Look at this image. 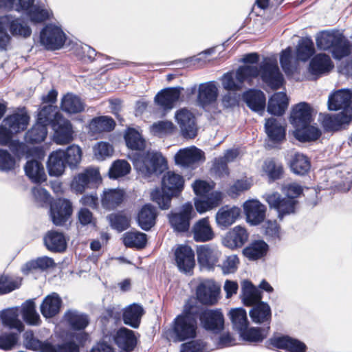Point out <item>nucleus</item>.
<instances>
[{"mask_svg":"<svg viewBox=\"0 0 352 352\" xmlns=\"http://www.w3.org/2000/svg\"><path fill=\"white\" fill-rule=\"evenodd\" d=\"M196 314L193 302L188 300L182 313L173 320L171 328L166 333L167 338L173 342L195 339L198 328Z\"/></svg>","mask_w":352,"mask_h":352,"instance_id":"nucleus-1","label":"nucleus"},{"mask_svg":"<svg viewBox=\"0 0 352 352\" xmlns=\"http://www.w3.org/2000/svg\"><path fill=\"white\" fill-rule=\"evenodd\" d=\"M184 188V179L173 171L166 172L162 179V188H156L151 193V200L157 204L161 210L170 207L173 197H178Z\"/></svg>","mask_w":352,"mask_h":352,"instance_id":"nucleus-2","label":"nucleus"},{"mask_svg":"<svg viewBox=\"0 0 352 352\" xmlns=\"http://www.w3.org/2000/svg\"><path fill=\"white\" fill-rule=\"evenodd\" d=\"M137 157L133 166L145 177L160 175L167 168V161L160 151L148 150Z\"/></svg>","mask_w":352,"mask_h":352,"instance_id":"nucleus-3","label":"nucleus"},{"mask_svg":"<svg viewBox=\"0 0 352 352\" xmlns=\"http://www.w3.org/2000/svg\"><path fill=\"white\" fill-rule=\"evenodd\" d=\"M197 320L206 331L217 335L224 329V316L221 309H209L193 303Z\"/></svg>","mask_w":352,"mask_h":352,"instance_id":"nucleus-4","label":"nucleus"},{"mask_svg":"<svg viewBox=\"0 0 352 352\" xmlns=\"http://www.w3.org/2000/svg\"><path fill=\"white\" fill-rule=\"evenodd\" d=\"M259 75L262 82L272 90L280 89L285 79L275 57H265L259 64Z\"/></svg>","mask_w":352,"mask_h":352,"instance_id":"nucleus-5","label":"nucleus"},{"mask_svg":"<svg viewBox=\"0 0 352 352\" xmlns=\"http://www.w3.org/2000/svg\"><path fill=\"white\" fill-rule=\"evenodd\" d=\"M196 216V212L190 202L184 204L178 211H171L168 215V222L177 233L187 232L190 229V221Z\"/></svg>","mask_w":352,"mask_h":352,"instance_id":"nucleus-6","label":"nucleus"},{"mask_svg":"<svg viewBox=\"0 0 352 352\" xmlns=\"http://www.w3.org/2000/svg\"><path fill=\"white\" fill-rule=\"evenodd\" d=\"M220 286L212 279L201 280L196 287V298L203 305L213 306L219 298Z\"/></svg>","mask_w":352,"mask_h":352,"instance_id":"nucleus-7","label":"nucleus"},{"mask_svg":"<svg viewBox=\"0 0 352 352\" xmlns=\"http://www.w3.org/2000/svg\"><path fill=\"white\" fill-rule=\"evenodd\" d=\"M41 45L47 50L60 49L65 44L66 35L62 29L53 24H48L40 33Z\"/></svg>","mask_w":352,"mask_h":352,"instance_id":"nucleus-8","label":"nucleus"},{"mask_svg":"<svg viewBox=\"0 0 352 352\" xmlns=\"http://www.w3.org/2000/svg\"><path fill=\"white\" fill-rule=\"evenodd\" d=\"M101 181L99 170L94 168H87L73 178L72 189L76 193L82 194L86 189L97 187Z\"/></svg>","mask_w":352,"mask_h":352,"instance_id":"nucleus-9","label":"nucleus"},{"mask_svg":"<svg viewBox=\"0 0 352 352\" xmlns=\"http://www.w3.org/2000/svg\"><path fill=\"white\" fill-rule=\"evenodd\" d=\"M265 199L270 208H274L278 212V217L280 220L284 216L294 213L298 204L296 199L282 197L277 192L266 194Z\"/></svg>","mask_w":352,"mask_h":352,"instance_id":"nucleus-10","label":"nucleus"},{"mask_svg":"<svg viewBox=\"0 0 352 352\" xmlns=\"http://www.w3.org/2000/svg\"><path fill=\"white\" fill-rule=\"evenodd\" d=\"M328 109L330 111L342 110L340 113L352 116V91L341 89L331 94L328 98Z\"/></svg>","mask_w":352,"mask_h":352,"instance_id":"nucleus-11","label":"nucleus"},{"mask_svg":"<svg viewBox=\"0 0 352 352\" xmlns=\"http://www.w3.org/2000/svg\"><path fill=\"white\" fill-rule=\"evenodd\" d=\"M50 212L53 223L57 226H63L72 214V204L67 199H56L50 204Z\"/></svg>","mask_w":352,"mask_h":352,"instance_id":"nucleus-12","label":"nucleus"},{"mask_svg":"<svg viewBox=\"0 0 352 352\" xmlns=\"http://www.w3.org/2000/svg\"><path fill=\"white\" fill-rule=\"evenodd\" d=\"M219 96V90L217 82L214 80L199 84L197 90V105L206 110L213 107Z\"/></svg>","mask_w":352,"mask_h":352,"instance_id":"nucleus-13","label":"nucleus"},{"mask_svg":"<svg viewBox=\"0 0 352 352\" xmlns=\"http://www.w3.org/2000/svg\"><path fill=\"white\" fill-rule=\"evenodd\" d=\"M197 256L198 263L201 269L213 270L217 266L221 252L210 245H201L197 246Z\"/></svg>","mask_w":352,"mask_h":352,"instance_id":"nucleus-14","label":"nucleus"},{"mask_svg":"<svg viewBox=\"0 0 352 352\" xmlns=\"http://www.w3.org/2000/svg\"><path fill=\"white\" fill-rule=\"evenodd\" d=\"M176 265L181 272L190 273L195 266V252L188 245H179L175 251Z\"/></svg>","mask_w":352,"mask_h":352,"instance_id":"nucleus-15","label":"nucleus"},{"mask_svg":"<svg viewBox=\"0 0 352 352\" xmlns=\"http://www.w3.org/2000/svg\"><path fill=\"white\" fill-rule=\"evenodd\" d=\"M175 119L184 138L192 139L197 136L195 117L190 111L182 109L176 112Z\"/></svg>","mask_w":352,"mask_h":352,"instance_id":"nucleus-16","label":"nucleus"},{"mask_svg":"<svg viewBox=\"0 0 352 352\" xmlns=\"http://www.w3.org/2000/svg\"><path fill=\"white\" fill-rule=\"evenodd\" d=\"M182 90L184 89L182 87L163 89L155 95V103L163 110L172 109L179 100Z\"/></svg>","mask_w":352,"mask_h":352,"instance_id":"nucleus-17","label":"nucleus"},{"mask_svg":"<svg viewBox=\"0 0 352 352\" xmlns=\"http://www.w3.org/2000/svg\"><path fill=\"white\" fill-rule=\"evenodd\" d=\"M205 153L195 146L180 149L175 156L177 164L190 167L194 164L205 161Z\"/></svg>","mask_w":352,"mask_h":352,"instance_id":"nucleus-18","label":"nucleus"},{"mask_svg":"<svg viewBox=\"0 0 352 352\" xmlns=\"http://www.w3.org/2000/svg\"><path fill=\"white\" fill-rule=\"evenodd\" d=\"M0 23L3 24L6 31L9 30L14 36L27 38L32 34L31 28L23 21L12 15L1 16Z\"/></svg>","mask_w":352,"mask_h":352,"instance_id":"nucleus-19","label":"nucleus"},{"mask_svg":"<svg viewBox=\"0 0 352 352\" xmlns=\"http://www.w3.org/2000/svg\"><path fill=\"white\" fill-rule=\"evenodd\" d=\"M312 120V109L308 103L301 102L293 107L290 122L295 129L309 124Z\"/></svg>","mask_w":352,"mask_h":352,"instance_id":"nucleus-20","label":"nucleus"},{"mask_svg":"<svg viewBox=\"0 0 352 352\" xmlns=\"http://www.w3.org/2000/svg\"><path fill=\"white\" fill-rule=\"evenodd\" d=\"M52 128L54 131V142L58 144H66L73 140L72 125L70 121L63 116L54 122Z\"/></svg>","mask_w":352,"mask_h":352,"instance_id":"nucleus-21","label":"nucleus"},{"mask_svg":"<svg viewBox=\"0 0 352 352\" xmlns=\"http://www.w3.org/2000/svg\"><path fill=\"white\" fill-rule=\"evenodd\" d=\"M63 300L56 292L47 295L40 305V311L45 318H52L56 316L61 310Z\"/></svg>","mask_w":352,"mask_h":352,"instance_id":"nucleus-22","label":"nucleus"},{"mask_svg":"<svg viewBox=\"0 0 352 352\" xmlns=\"http://www.w3.org/2000/svg\"><path fill=\"white\" fill-rule=\"evenodd\" d=\"M249 234L246 229L241 226H237L226 233L223 238V245L234 250L241 248L248 241Z\"/></svg>","mask_w":352,"mask_h":352,"instance_id":"nucleus-23","label":"nucleus"},{"mask_svg":"<svg viewBox=\"0 0 352 352\" xmlns=\"http://www.w3.org/2000/svg\"><path fill=\"white\" fill-rule=\"evenodd\" d=\"M333 67V65L329 55L318 54L310 60L308 72L315 78H318L322 75L328 74Z\"/></svg>","mask_w":352,"mask_h":352,"instance_id":"nucleus-24","label":"nucleus"},{"mask_svg":"<svg viewBox=\"0 0 352 352\" xmlns=\"http://www.w3.org/2000/svg\"><path fill=\"white\" fill-rule=\"evenodd\" d=\"M157 211L151 204H144L138 211L136 221L138 226L144 231H149L156 223Z\"/></svg>","mask_w":352,"mask_h":352,"instance_id":"nucleus-25","label":"nucleus"},{"mask_svg":"<svg viewBox=\"0 0 352 352\" xmlns=\"http://www.w3.org/2000/svg\"><path fill=\"white\" fill-rule=\"evenodd\" d=\"M247 221L252 226H256L263 221L265 217V206L258 201H247L243 205Z\"/></svg>","mask_w":352,"mask_h":352,"instance_id":"nucleus-26","label":"nucleus"},{"mask_svg":"<svg viewBox=\"0 0 352 352\" xmlns=\"http://www.w3.org/2000/svg\"><path fill=\"white\" fill-rule=\"evenodd\" d=\"M113 340L120 349L126 352L133 351L138 343L134 331L126 327H121L116 331Z\"/></svg>","mask_w":352,"mask_h":352,"instance_id":"nucleus-27","label":"nucleus"},{"mask_svg":"<svg viewBox=\"0 0 352 352\" xmlns=\"http://www.w3.org/2000/svg\"><path fill=\"white\" fill-rule=\"evenodd\" d=\"M240 214L241 209L238 207L222 206L215 215L216 223L221 229H226L236 221Z\"/></svg>","mask_w":352,"mask_h":352,"instance_id":"nucleus-28","label":"nucleus"},{"mask_svg":"<svg viewBox=\"0 0 352 352\" xmlns=\"http://www.w3.org/2000/svg\"><path fill=\"white\" fill-rule=\"evenodd\" d=\"M243 99L252 111L257 113L264 111L266 97L262 91L254 89H249L243 93Z\"/></svg>","mask_w":352,"mask_h":352,"instance_id":"nucleus-29","label":"nucleus"},{"mask_svg":"<svg viewBox=\"0 0 352 352\" xmlns=\"http://www.w3.org/2000/svg\"><path fill=\"white\" fill-rule=\"evenodd\" d=\"M193 239L197 242H207L212 240L214 233L208 217L198 220L192 228Z\"/></svg>","mask_w":352,"mask_h":352,"instance_id":"nucleus-30","label":"nucleus"},{"mask_svg":"<svg viewBox=\"0 0 352 352\" xmlns=\"http://www.w3.org/2000/svg\"><path fill=\"white\" fill-rule=\"evenodd\" d=\"M250 311L252 320L256 324H267L270 326L272 320V311L267 302L258 301L253 305Z\"/></svg>","mask_w":352,"mask_h":352,"instance_id":"nucleus-31","label":"nucleus"},{"mask_svg":"<svg viewBox=\"0 0 352 352\" xmlns=\"http://www.w3.org/2000/svg\"><path fill=\"white\" fill-rule=\"evenodd\" d=\"M30 122V116L26 113H14L6 116L3 124L14 133L17 134L25 131Z\"/></svg>","mask_w":352,"mask_h":352,"instance_id":"nucleus-32","label":"nucleus"},{"mask_svg":"<svg viewBox=\"0 0 352 352\" xmlns=\"http://www.w3.org/2000/svg\"><path fill=\"white\" fill-rule=\"evenodd\" d=\"M67 164L64 160V153L62 149L53 151L49 156L47 168L50 176L58 177L65 169Z\"/></svg>","mask_w":352,"mask_h":352,"instance_id":"nucleus-33","label":"nucleus"},{"mask_svg":"<svg viewBox=\"0 0 352 352\" xmlns=\"http://www.w3.org/2000/svg\"><path fill=\"white\" fill-rule=\"evenodd\" d=\"M289 104L287 96L284 92L274 94L267 103V112L274 116H283Z\"/></svg>","mask_w":352,"mask_h":352,"instance_id":"nucleus-34","label":"nucleus"},{"mask_svg":"<svg viewBox=\"0 0 352 352\" xmlns=\"http://www.w3.org/2000/svg\"><path fill=\"white\" fill-rule=\"evenodd\" d=\"M46 248L52 252H63L67 248V242L63 233L49 231L43 239Z\"/></svg>","mask_w":352,"mask_h":352,"instance_id":"nucleus-35","label":"nucleus"},{"mask_svg":"<svg viewBox=\"0 0 352 352\" xmlns=\"http://www.w3.org/2000/svg\"><path fill=\"white\" fill-rule=\"evenodd\" d=\"M144 314L143 307L136 303L127 307L122 314V320L125 324L137 329L139 327L141 318Z\"/></svg>","mask_w":352,"mask_h":352,"instance_id":"nucleus-36","label":"nucleus"},{"mask_svg":"<svg viewBox=\"0 0 352 352\" xmlns=\"http://www.w3.org/2000/svg\"><path fill=\"white\" fill-rule=\"evenodd\" d=\"M242 301L245 306H252L261 300L262 293L251 281L244 280L241 283Z\"/></svg>","mask_w":352,"mask_h":352,"instance_id":"nucleus-37","label":"nucleus"},{"mask_svg":"<svg viewBox=\"0 0 352 352\" xmlns=\"http://www.w3.org/2000/svg\"><path fill=\"white\" fill-rule=\"evenodd\" d=\"M329 50L334 59L341 60L351 54L350 41L340 32Z\"/></svg>","mask_w":352,"mask_h":352,"instance_id":"nucleus-38","label":"nucleus"},{"mask_svg":"<svg viewBox=\"0 0 352 352\" xmlns=\"http://www.w3.org/2000/svg\"><path fill=\"white\" fill-rule=\"evenodd\" d=\"M289 164L291 171L300 176L307 175L311 168L309 157L300 153H296L292 155Z\"/></svg>","mask_w":352,"mask_h":352,"instance_id":"nucleus-39","label":"nucleus"},{"mask_svg":"<svg viewBox=\"0 0 352 352\" xmlns=\"http://www.w3.org/2000/svg\"><path fill=\"white\" fill-rule=\"evenodd\" d=\"M34 2V0H30L29 3H25V8L20 9L19 12L25 14L34 23H42L47 20L50 17L48 10L35 6Z\"/></svg>","mask_w":352,"mask_h":352,"instance_id":"nucleus-40","label":"nucleus"},{"mask_svg":"<svg viewBox=\"0 0 352 352\" xmlns=\"http://www.w3.org/2000/svg\"><path fill=\"white\" fill-rule=\"evenodd\" d=\"M265 130L270 140L274 143H279L285 138V129L276 118L266 120Z\"/></svg>","mask_w":352,"mask_h":352,"instance_id":"nucleus-41","label":"nucleus"},{"mask_svg":"<svg viewBox=\"0 0 352 352\" xmlns=\"http://www.w3.org/2000/svg\"><path fill=\"white\" fill-rule=\"evenodd\" d=\"M63 318L74 330H83L89 323L88 316L85 314H81L77 310H67L65 313Z\"/></svg>","mask_w":352,"mask_h":352,"instance_id":"nucleus-42","label":"nucleus"},{"mask_svg":"<svg viewBox=\"0 0 352 352\" xmlns=\"http://www.w3.org/2000/svg\"><path fill=\"white\" fill-rule=\"evenodd\" d=\"M61 109L68 113H78L85 110V104L78 96L67 93L60 102Z\"/></svg>","mask_w":352,"mask_h":352,"instance_id":"nucleus-43","label":"nucleus"},{"mask_svg":"<svg viewBox=\"0 0 352 352\" xmlns=\"http://www.w3.org/2000/svg\"><path fill=\"white\" fill-rule=\"evenodd\" d=\"M24 170L25 175L34 183L38 184L46 179L43 166L38 160H28L24 166Z\"/></svg>","mask_w":352,"mask_h":352,"instance_id":"nucleus-44","label":"nucleus"},{"mask_svg":"<svg viewBox=\"0 0 352 352\" xmlns=\"http://www.w3.org/2000/svg\"><path fill=\"white\" fill-rule=\"evenodd\" d=\"M54 265L53 258L46 256H41L25 263L21 268V272L23 274L28 275L36 270L45 271Z\"/></svg>","mask_w":352,"mask_h":352,"instance_id":"nucleus-45","label":"nucleus"},{"mask_svg":"<svg viewBox=\"0 0 352 352\" xmlns=\"http://www.w3.org/2000/svg\"><path fill=\"white\" fill-rule=\"evenodd\" d=\"M270 326L267 328L246 327L239 333L240 338L245 342L250 343H261L267 336Z\"/></svg>","mask_w":352,"mask_h":352,"instance_id":"nucleus-46","label":"nucleus"},{"mask_svg":"<svg viewBox=\"0 0 352 352\" xmlns=\"http://www.w3.org/2000/svg\"><path fill=\"white\" fill-rule=\"evenodd\" d=\"M268 245L263 240H256L243 250V255L250 261H256L266 255Z\"/></svg>","mask_w":352,"mask_h":352,"instance_id":"nucleus-47","label":"nucleus"},{"mask_svg":"<svg viewBox=\"0 0 352 352\" xmlns=\"http://www.w3.org/2000/svg\"><path fill=\"white\" fill-rule=\"evenodd\" d=\"M124 192L122 190L115 188L105 190L101 197L103 208L113 210L118 206L123 201Z\"/></svg>","mask_w":352,"mask_h":352,"instance_id":"nucleus-48","label":"nucleus"},{"mask_svg":"<svg viewBox=\"0 0 352 352\" xmlns=\"http://www.w3.org/2000/svg\"><path fill=\"white\" fill-rule=\"evenodd\" d=\"M126 146L133 151H144L146 141L142 134L133 128H127L124 135Z\"/></svg>","mask_w":352,"mask_h":352,"instance_id":"nucleus-49","label":"nucleus"},{"mask_svg":"<svg viewBox=\"0 0 352 352\" xmlns=\"http://www.w3.org/2000/svg\"><path fill=\"white\" fill-rule=\"evenodd\" d=\"M321 135L320 130L314 126L307 124L295 129L294 137L301 142H312L318 140Z\"/></svg>","mask_w":352,"mask_h":352,"instance_id":"nucleus-50","label":"nucleus"},{"mask_svg":"<svg viewBox=\"0 0 352 352\" xmlns=\"http://www.w3.org/2000/svg\"><path fill=\"white\" fill-rule=\"evenodd\" d=\"M352 120V116L343 113H338L333 116L326 117L322 122V125L327 131H338L342 125L348 124Z\"/></svg>","mask_w":352,"mask_h":352,"instance_id":"nucleus-51","label":"nucleus"},{"mask_svg":"<svg viewBox=\"0 0 352 352\" xmlns=\"http://www.w3.org/2000/svg\"><path fill=\"white\" fill-rule=\"evenodd\" d=\"M229 316L232 329L238 333L241 332L245 328L248 327L249 321L247 312L243 308L232 309L229 312Z\"/></svg>","mask_w":352,"mask_h":352,"instance_id":"nucleus-52","label":"nucleus"},{"mask_svg":"<svg viewBox=\"0 0 352 352\" xmlns=\"http://www.w3.org/2000/svg\"><path fill=\"white\" fill-rule=\"evenodd\" d=\"M122 241L127 248L141 250L146 245L147 235L139 231L127 232L124 234Z\"/></svg>","mask_w":352,"mask_h":352,"instance_id":"nucleus-53","label":"nucleus"},{"mask_svg":"<svg viewBox=\"0 0 352 352\" xmlns=\"http://www.w3.org/2000/svg\"><path fill=\"white\" fill-rule=\"evenodd\" d=\"M1 320L3 325L10 329H16L19 333L24 330V325L19 319L16 311L12 309L3 310L1 313Z\"/></svg>","mask_w":352,"mask_h":352,"instance_id":"nucleus-54","label":"nucleus"},{"mask_svg":"<svg viewBox=\"0 0 352 352\" xmlns=\"http://www.w3.org/2000/svg\"><path fill=\"white\" fill-rule=\"evenodd\" d=\"M121 316V309L113 305H109L104 308L98 318V322L101 325L102 331H107L111 322L116 323L120 320Z\"/></svg>","mask_w":352,"mask_h":352,"instance_id":"nucleus-55","label":"nucleus"},{"mask_svg":"<svg viewBox=\"0 0 352 352\" xmlns=\"http://www.w3.org/2000/svg\"><path fill=\"white\" fill-rule=\"evenodd\" d=\"M259 66L241 65L238 67L235 72V78L239 82L241 89L245 82H250L259 75Z\"/></svg>","mask_w":352,"mask_h":352,"instance_id":"nucleus-56","label":"nucleus"},{"mask_svg":"<svg viewBox=\"0 0 352 352\" xmlns=\"http://www.w3.org/2000/svg\"><path fill=\"white\" fill-rule=\"evenodd\" d=\"M62 116H63L57 111L55 106L48 104L40 109L36 120L46 126L50 125L52 126L53 123L56 122L59 118Z\"/></svg>","mask_w":352,"mask_h":352,"instance_id":"nucleus-57","label":"nucleus"},{"mask_svg":"<svg viewBox=\"0 0 352 352\" xmlns=\"http://www.w3.org/2000/svg\"><path fill=\"white\" fill-rule=\"evenodd\" d=\"M114 120L107 116H100L93 118L89 124V130L94 133L109 132L115 127Z\"/></svg>","mask_w":352,"mask_h":352,"instance_id":"nucleus-58","label":"nucleus"},{"mask_svg":"<svg viewBox=\"0 0 352 352\" xmlns=\"http://www.w3.org/2000/svg\"><path fill=\"white\" fill-rule=\"evenodd\" d=\"M21 315L23 320L30 325H38L40 322V316L36 311V305L34 300L30 299L22 304Z\"/></svg>","mask_w":352,"mask_h":352,"instance_id":"nucleus-59","label":"nucleus"},{"mask_svg":"<svg viewBox=\"0 0 352 352\" xmlns=\"http://www.w3.org/2000/svg\"><path fill=\"white\" fill-rule=\"evenodd\" d=\"M339 33L340 31L338 30H322L318 32L316 37L318 49L320 50H329Z\"/></svg>","mask_w":352,"mask_h":352,"instance_id":"nucleus-60","label":"nucleus"},{"mask_svg":"<svg viewBox=\"0 0 352 352\" xmlns=\"http://www.w3.org/2000/svg\"><path fill=\"white\" fill-rule=\"evenodd\" d=\"M47 126L36 120V123L25 133L26 142L31 144H37L44 141L47 134Z\"/></svg>","mask_w":352,"mask_h":352,"instance_id":"nucleus-61","label":"nucleus"},{"mask_svg":"<svg viewBox=\"0 0 352 352\" xmlns=\"http://www.w3.org/2000/svg\"><path fill=\"white\" fill-rule=\"evenodd\" d=\"M315 53L313 41L309 38H302L299 41L296 47L297 58L302 61H307Z\"/></svg>","mask_w":352,"mask_h":352,"instance_id":"nucleus-62","label":"nucleus"},{"mask_svg":"<svg viewBox=\"0 0 352 352\" xmlns=\"http://www.w3.org/2000/svg\"><path fill=\"white\" fill-rule=\"evenodd\" d=\"M64 153V160L67 165L71 168H76L82 160V150L80 146L72 144L69 146Z\"/></svg>","mask_w":352,"mask_h":352,"instance_id":"nucleus-63","label":"nucleus"},{"mask_svg":"<svg viewBox=\"0 0 352 352\" xmlns=\"http://www.w3.org/2000/svg\"><path fill=\"white\" fill-rule=\"evenodd\" d=\"M110 226L113 230L121 232L130 226L129 218L122 212L112 213L107 216Z\"/></svg>","mask_w":352,"mask_h":352,"instance_id":"nucleus-64","label":"nucleus"}]
</instances>
